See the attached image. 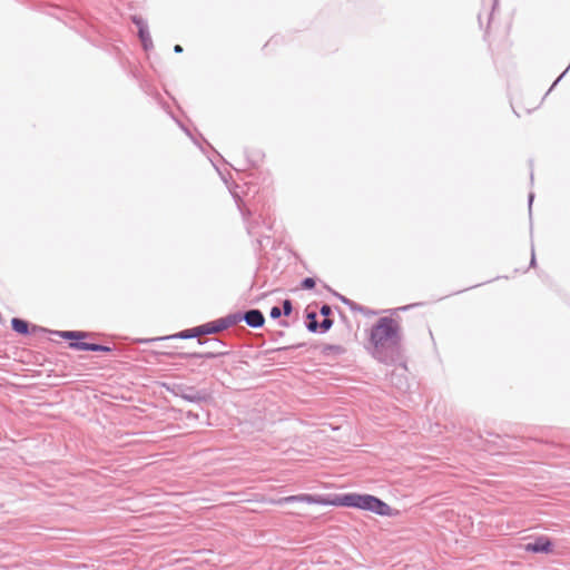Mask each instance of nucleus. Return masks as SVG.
<instances>
[{"instance_id": "obj_7", "label": "nucleus", "mask_w": 570, "mask_h": 570, "mask_svg": "<svg viewBox=\"0 0 570 570\" xmlns=\"http://www.w3.org/2000/svg\"><path fill=\"white\" fill-rule=\"evenodd\" d=\"M243 320L248 326L253 328H259L265 323V317L259 309H249L245 312L243 314Z\"/></svg>"}, {"instance_id": "obj_16", "label": "nucleus", "mask_w": 570, "mask_h": 570, "mask_svg": "<svg viewBox=\"0 0 570 570\" xmlns=\"http://www.w3.org/2000/svg\"><path fill=\"white\" fill-rule=\"evenodd\" d=\"M340 299L345 304L347 305L352 311H356L357 312V307H361V305L356 304L355 302L340 295Z\"/></svg>"}, {"instance_id": "obj_4", "label": "nucleus", "mask_w": 570, "mask_h": 570, "mask_svg": "<svg viewBox=\"0 0 570 570\" xmlns=\"http://www.w3.org/2000/svg\"><path fill=\"white\" fill-rule=\"evenodd\" d=\"M175 394L188 402L200 403L207 400L208 395L204 391H197L193 386H178Z\"/></svg>"}, {"instance_id": "obj_20", "label": "nucleus", "mask_w": 570, "mask_h": 570, "mask_svg": "<svg viewBox=\"0 0 570 570\" xmlns=\"http://www.w3.org/2000/svg\"><path fill=\"white\" fill-rule=\"evenodd\" d=\"M320 313L324 316V317H328L332 313V308L330 305L327 304H324L321 309H320Z\"/></svg>"}, {"instance_id": "obj_9", "label": "nucleus", "mask_w": 570, "mask_h": 570, "mask_svg": "<svg viewBox=\"0 0 570 570\" xmlns=\"http://www.w3.org/2000/svg\"><path fill=\"white\" fill-rule=\"evenodd\" d=\"M11 327L14 332L22 335H28L30 333L28 322L18 317L11 320Z\"/></svg>"}, {"instance_id": "obj_2", "label": "nucleus", "mask_w": 570, "mask_h": 570, "mask_svg": "<svg viewBox=\"0 0 570 570\" xmlns=\"http://www.w3.org/2000/svg\"><path fill=\"white\" fill-rule=\"evenodd\" d=\"M293 502H305L308 504H322V505H336V507H348L357 508L374 512L382 517L392 515V508L382 501L381 499L371 494H358V493H346L336 495L333 500H327L322 495L313 494H296L289 497H283L274 501L275 504L283 505Z\"/></svg>"}, {"instance_id": "obj_14", "label": "nucleus", "mask_w": 570, "mask_h": 570, "mask_svg": "<svg viewBox=\"0 0 570 570\" xmlns=\"http://www.w3.org/2000/svg\"><path fill=\"white\" fill-rule=\"evenodd\" d=\"M131 20L137 26L138 31L148 29V24H147L146 20H144L141 17L132 16Z\"/></svg>"}, {"instance_id": "obj_15", "label": "nucleus", "mask_w": 570, "mask_h": 570, "mask_svg": "<svg viewBox=\"0 0 570 570\" xmlns=\"http://www.w3.org/2000/svg\"><path fill=\"white\" fill-rule=\"evenodd\" d=\"M333 325V321L328 317H325L321 323H318V328L321 333L327 332Z\"/></svg>"}, {"instance_id": "obj_25", "label": "nucleus", "mask_w": 570, "mask_h": 570, "mask_svg": "<svg viewBox=\"0 0 570 570\" xmlns=\"http://www.w3.org/2000/svg\"><path fill=\"white\" fill-rule=\"evenodd\" d=\"M530 265H531V266H534V265H535V257H534V250H533V249H532V256H531Z\"/></svg>"}, {"instance_id": "obj_13", "label": "nucleus", "mask_w": 570, "mask_h": 570, "mask_svg": "<svg viewBox=\"0 0 570 570\" xmlns=\"http://www.w3.org/2000/svg\"><path fill=\"white\" fill-rule=\"evenodd\" d=\"M198 336H200V333H198V326H196L190 330L181 331L178 334L174 335L173 337L191 338V337H198Z\"/></svg>"}, {"instance_id": "obj_3", "label": "nucleus", "mask_w": 570, "mask_h": 570, "mask_svg": "<svg viewBox=\"0 0 570 570\" xmlns=\"http://www.w3.org/2000/svg\"><path fill=\"white\" fill-rule=\"evenodd\" d=\"M53 334H56L65 340L75 341L69 344V347L72 350H76V351H92V352H110L111 351V348L106 345L81 342V340H85L92 335L89 332L56 331V332H53Z\"/></svg>"}, {"instance_id": "obj_6", "label": "nucleus", "mask_w": 570, "mask_h": 570, "mask_svg": "<svg viewBox=\"0 0 570 570\" xmlns=\"http://www.w3.org/2000/svg\"><path fill=\"white\" fill-rule=\"evenodd\" d=\"M213 343V351L205 353H184L181 357L184 358H216L218 356L227 354V352L216 351L217 346L224 345V343L217 338L210 341Z\"/></svg>"}, {"instance_id": "obj_19", "label": "nucleus", "mask_w": 570, "mask_h": 570, "mask_svg": "<svg viewBox=\"0 0 570 570\" xmlns=\"http://www.w3.org/2000/svg\"><path fill=\"white\" fill-rule=\"evenodd\" d=\"M282 315V309L278 307V306H274L272 307L271 309V313H269V316L273 318V320H277Z\"/></svg>"}, {"instance_id": "obj_23", "label": "nucleus", "mask_w": 570, "mask_h": 570, "mask_svg": "<svg viewBox=\"0 0 570 570\" xmlns=\"http://www.w3.org/2000/svg\"><path fill=\"white\" fill-rule=\"evenodd\" d=\"M174 51H175L176 53H180V52H183V47H181L180 45H176V46L174 47Z\"/></svg>"}, {"instance_id": "obj_8", "label": "nucleus", "mask_w": 570, "mask_h": 570, "mask_svg": "<svg viewBox=\"0 0 570 570\" xmlns=\"http://www.w3.org/2000/svg\"><path fill=\"white\" fill-rule=\"evenodd\" d=\"M224 330H226V325H223V322L219 320L198 326V333H200V335L215 334Z\"/></svg>"}, {"instance_id": "obj_5", "label": "nucleus", "mask_w": 570, "mask_h": 570, "mask_svg": "<svg viewBox=\"0 0 570 570\" xmlns=\"http://www.w3.org/2000/svg\"><path fill=\"white\" fill-rule=\"evenodd\" d=\"M524 550L532 553H550L552 551V543L548 538L539 537L533 542L527 543Z\"/></svg>"}, {"instance_id": "obj_10", "label": "nucleus", "mask_w": 570, "mask_h": 570, "mask_svg": "<svg viewBox=\"0 0 570 570\" xmlns=\"http://www.w3.org/2000/svg\"><path fill=\"white\" fill-rule=\"evenodd\" d=\"M138 37L145 50H149L150 48H153V40L148 29L139 30Z\"/></svg>"}, {"instance_id": "obj_17", "label": "nucleus", "mask_w": 570, "mask_h": 570, "mask_svg": "<svg viewBox=\"0 0 570 570\" xmlns=\"http://www.w3.org/2000/svg\"><path fill=\"white\" fill-rule=\"evenodd\" d=\"M293 311V306H292V302L289 299H285L283 302V309H282V313L285 315V316H288Z\"/></svg>"}, {"instance_id": "obj_11", "label": "nucleus", "mask_w": 570, "mask_h": 570, "mask_svg": "<svg viewBox=\"0 0 570 570\" xmlns=\"http://www.w3.org/2000/svg\"><path fill=\"white\" fill-rule=\"evenodd\" d=\"M240 320H243V315L240 314H230L226 317L219 318V321L223 322V325H226V328L235 325Z\"/></svg>"}, {"instance_id": "obj_18", "label": "nucleus", "mask_w": 570, "mask_h": 570, "mask_svg": "<svg viewBox=\"0 0 570 570\" xmlns=\"http://www.w3.org/2000/svg\"><path fill=\"white\" fill-rule=\"evenodd\" d=\"M314 286H315V281H314V278H312V277H306V278H304V279H303V282H302V287H303L304 289H311V288H313Z\"/></svg>"}, {"instance_id": "obj_22", "label": "nucleus", "mask_w": 570, "mask_h": 570, "mask_svg": "<svg viewBox=\"0 0 570 570\" xmlns=\"http://www.w3.org/2000/svg\"><path fill=\"white\" fill-rule=\"evenodd\" d=\"M570 69V65L568 66V68L559 76V78H557V80L553 82L551 89L560 81V79L566 75V72Z\"/></svg>"}, {"instance_id": "obj_12", "label": "nucleus", "mask_w": 570, "mask_h": 570, "mask_svg": "<svg viewBox=\"0 0 570 570\" xmlns=\"http://www.w3.org/2000/svg\"><path fill=\"white\" fill-rule=\"evenodd\" d=\"M308 322L306 324V327L309 332L315 333L318 330V322L316 321V313L315 312H308L306 315Z\"/></svg>"}, {"instance_id": "obj_29", "label": "nucleus", "mask_w": 570, "mask_h": 570, "mask_svg": "<svg viewBox=\"0 0 570 570\" xmlns=\"http://www.w3.org/2000/svg\"><path fill=\"white\" fill-rule=\"evenodd\" d=\"M181 128L185 130V132H187L189 135L188 129L184 128L183 126H181Z\"/></svg>"}, {"instance_id": "obj_24", "label": "nucleus", "mask_w": 570, "mask_h": 570, "mask_svg": "<svg viewBox=\"0 0 570 570\" xmlns=\"http://www.w3.org/2000/svg\"><path fill=\"white\" fill-rule=\"evenodd\" d=\"M533 197L534 195L532 193H530L529 195V210L531 212V205H532V202H533Z\"/></svg>"}, {"instance_id": "obj_1", "label": "nucleus", "mask_w": 570, "mask_h": 570, "mask_svg": "<svg viewBox=\"0 0 570 570\" xmlns=\"http://www.w3.org/2000/svg\"><path fill=\"white\" fill-rule=\"evenodd\" d=\"M401 341L399 322L392 317H381L371 328V354L380 363L396 364L402 360Z\"/></svg>"}, {"instance_id": "obj_26", "label": "nucleus", "mask_w": 570, "mask_h": 570, "mask_svg": "<svg viewBox=\"0 0 570 570\" xmlns=\"http://www.w3.org/2000/svg\"><path fill=\"white\" fill-rule=\"evenodd\" d=\"M365 311H366V307H364V306H362V305H361V307H357V312H360V313H362V314H364V313H365Z\"/></svg>"}, {"instance_id": "obj_27", "label": "nucleus", "mask_w": 570, "mask_h": 570, "mask_svg": "<svg viewBox=\"0 0 570 570\" xmlns=\"http://www.w3.org/2000/svg\"><path fill=\"white\" fill-rule=\"evenodd\" d=\"M371 314H374V312H373V311H370L368 308H366V311H365L364 315H371Z\"/></svg>"}, {"instance_id": "obj_28", "label": "nucleus", "mask_w": 570, "mask_h": 570, "mask_svg": "<svg viewBox=\"0 0 570 570\" xmlns=\"http://www.w3.org/2000/svg\"><path fill=\"white\" fill-rule=\"evenodd\" d=\"M498 2L499 0H493V10L495 9V7L498 6Z\"/></svg>"}, {"instance_id": "obj_21", "label": "nucleus", "mask_w": 570, "mask_h": 570, "mask_svg": "<svg viewBox=\"0 0 570 570\" xmlns=\"http://www.w3.org/2000/svg\"><path fill=\"white\" fill-rule=\"evenodd\" d=\"M324 351H332V352H335V353H341L343 351V348L340 346V345H327Z\"/></svg>"}]
</instances>
